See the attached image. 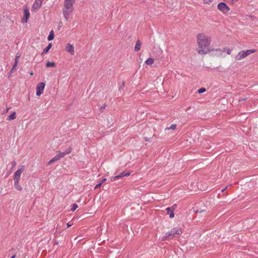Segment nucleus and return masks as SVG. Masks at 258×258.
<instances>
[{
	"label": "nucleus",
	"mask_w": 258,
	"mask_h": 258,
	"mask_svg": "<svg viewBox=\"0 0 258 258\" xmlns=\"http://www.w3.org/2000/svg\"><path fill=\"white\" fill-rule=\"evenodd\" d=\"M21 56V55L18 53L16 56H15V61L16 62V63H18L19 61V58Z\"/></svg>",
	"instance_id": "25"
},
{
	"label": "nucleus",
	"mask_w": 258,
	"mask_h": 258,
	"mask_svg": "<svg viewBox=\"0 0 258 258\" xmlns=\"http://www.w3.org/2000/svg\"><path fill=\"white\" fill-rule=\"evenodd\" d=\"M124 86H125V82L124 81H122V84L119 87V91H120L121 89H123Z\"/></svg>",
	"instance_id": "28"
},
{
	"label": "nucleus",
	"mask_w": 258,
	"mask_h": 258,
	"mask_svg": "<svg viewBox=\"0 0 258 258\" xmlns=\"http://www.w3.org/2000/svg\"><path fill=\"white\" fill-rule=\"evenodd\" d=\"M256 51L255 49H249L247 50H243L240 51L235 56V59L237 60H240L241 59L245 58L249 54L254 53Z\"/></svg>",
	"instance_id": "4"
},
{
	"label": "nucleus",
	"mask_w": 258,
	"mask_h": 258,
	"mask_svg": "<svg viewBox=\"0 0 258 258\" xmlns=\"http://www.w3.org/2000/svg\"><path fill=\"white\" fill-rule=\"evenodd\" d=\"M16 117V114L15 112H13L11 113L8 117L7 120H11L15 119Z\"/></svg>",
	"instance_id": "16"
},
{
	"label": "nucleus",
	"mask_w": 258,
	"mask_h": 258,
	"mask_svg": "<svg viewBox=\"0 0 258 258\" xmlns=\"http://www.w3.org/2000/svg\"><path fill=\"white\" fill-rule=\"evenodd\" d=\"M14 180L15 188L19 191H21L22 190V188L19 184V180Z\"/></svg>",
	"instance_id": "12"
},
{
	"label": "nucleus",
	"mask_w": 258,
	"mask_h": 258,
	"mask_svg": "<svg viewBox=\"0 0 258 258\" xmlns=\"http://www.w3.org/2000/svg\"><path fill=\"white\" fill-rule=\"evenodd\" d=\"M204 211V210H200V211L197 210V211H196V212H197V213H198V212L202 213V212L203 211Z\"/></svg>",
	"instance_id": "38"
},
{
	"label": "nucleus",
	"mask_w": 258,
	"mask_h": 258,
	"mask_svg": "<svg viewBox=\"0 0 258 258\" xmlns=\"http://www.w3.org/2000/svg\"><path fill=\"white\" fill-rule=\"evenodd\" d=\"M46 67L47 68L55 67V63L54 62L47 61V63H46Z\"/></svg>",
	"instance_id": "21"
},
{
	"label": "nucleus",
	"mask_w": 258,
	"mask_h": 258,
	"mask_svg": "<svg viewBox=\"0 0 258 258\" xmlns=\"http://www.w3.org/2000/svg\"><path fill=\"white\" fill-rule=\"evenodd\" d=\"M51 46H52L51 43L48 44V45L43 50V52L41 53V55H42L44 53H47L48 52V51L49 50V49L51 48Z\"/></svg>",
	"instance_id": "15"
},
{
	"label": "nucleus",
	"mask_w": 258,
	"mask_h": 258,
	"mask_svg": "<svg viewBox=\"0 0 258 258\" xmlns=\"http://www.w3.org/2000/svg\"><path fill=\"white\" fill-rule=\"evenodd\" d=\"M151 138H148V137H144V140L146 141H149V139H151Z\"/></svg>",
	"instance_id": "32"
},
{
	"label": "nucleus",
	"mask_w": 258,
	"mask_h": 258,
	"mask_svg": "<svg viewBox=\"0 0 258 258\" xmlns=\"http://www.w3.org/2000/svg\"><path fill=\"white\" fill-rule=\"evenodd\" d=\"M72 225V224H70V222H68L67 223V227H69L71 226Z\"/></svg>",
	"instance_id": "34"
},
{
	"label": "nucleus",
	"mask_w": 258,
	"mask_h": 258,
	"mask_svg": "<svg viewBox=\"0 0 258 258\" xmlns=\"http://www.w3.org/2000/svg\"><path fill=\"white\" fill-rule=\"evenodd\" d=\"M69 150H70V151H71V150H70V149H67L65 152H68Z\"/></svg>",
	"instance_id": "42"
},
{
	"label": "nucleus",
	"mask_w": 258,
	"mask_h": 258,
	"mask_svg": "<svg viewBox=\"0 0 258 258\" xmlns=\"http://www.w3.org/2000/svg\"><path fill=\"white\" fill-rule=\"evenodd\" d=\"M43 1V0H35V2L32 5V10H38L42 6Z\"/></svg>",
	"instance_id": "8"
},
{
	"label": "nucleus",
	"mask_w": 258,
	"mask_h": 258,
	"mask_svg": "<svg viewBox=\"0 0 258 258\" xmlns=\"http://www.w3.org/2000/svg\"><path fill=\"white\" fill-rule=\"evenodd\" d=\"M106 107V104H104L101 107V109H104Z\"/></svg>",
	"instance_id": "35"
},
{
	"label": "nucleus",
	"mask_w": 258,
	"mask_h": 258,
	"mask_svg": "<svg viewBox=\"0 0 258 258\" xmlns=\"http://www.w3.org/2000/svg\"><path fill=\"white\" fill-rule=\"evenodd\" d=\"M176 124H171L169 127H167L165 128V130H174L176 128Z\"/></svg>",
	"instance_id": "24"
},
{
	"label": "nucleus",
	"mask_w": 258,
	"mask_h": 258,
	"mask_svg": "<svg viewBox=\"0 0 258 258\" xmlns=\"http://www.w3.org/2000/svg\"><path fill=\"white\" fill-rule=\"evenodd\" d=\"M45 84L44 82L39 83L36 86V95L40 96L44 91Z\"/></svg>",
	"instance_id": "6"
},
{
	"label": "nucleus",
	"mask_w": 258,
	"mask_h": 258,
	"mask_svg": "<svg viewBox=\"0 0 258 258\" xmlns=\"http://www.w3.org/2000/svg\"><path fill=\"white\" fill-rule=\"evenodd\" d=\"M182 234V231L180 228H174L171 230L170 232H168L165 234L163 237V240H165L168 238L172 237H175V235L178 236Z\"/></svg>",
	"instance_id": "3"
},
{
	"label": "nucleus",
	"mask_w": 258,
	"mask_h": 258,
	"mask_svg": "<svg viewBox=\"0 0 258 258\" xmlns=\"http://www.w3.org/2000/svg\"><path fill=\"white\" fill-rule=\"evenodd\" d=\"M197 42L199 49L198 52L200 54H206L210 51L208 47L210 44L211 39L210 37L206 36L204 33H199L197 35Z\"/></svg>",
	"instance_id": "1"
},
{
	"label": "nucleus",
	"mask_w": 258,
	"mask_h": 258,
	"mask_svg": "<svg viewBox=\"0 0 258 258\" xmlns=\"http://www.w3.org/2000/svg\"><path fill=\"white\" fill-rule=\"evenodd\" d=\"M54 32H53V30H51L50 33H49V34L47 37V40L48 41H51L52 40H53L54 39Z\"/></svg>",
	"instance_id": "18"
},
{
	"label": "nucleus",
	"mask_w": 258,
	"mask_h": 258,
	"mask_svg": "<svg viewBox=\"0 0 258 258\" xmlns=\"http://www.w3.org/2000/svg\"><path fill=\"white\" fill-rule=\"evenodd\" d=\"M58 160H59V159L58 158L57 156L56 155L55 157H53L50 161H48V162L47 163V164L50 165Z\"/></svg>",
	"instance_id": "17"
},
{
	"label": "nucleus",
	"mask_w": 258,
	"mask_h": 258,
	"mask_svg": "<svg viewBox=\"0 0 258 258\" xmlns=\"http://www.w3.org/2000/svg\"><path fill=\"white\" fill-rule=\"evenodd\" d=\"M232 2H237L238 0H231Z\"/></svg>",
	"instance_id": "40"
},
{
	"label": "nucleus",
	"mask_w": 258,
	"mask_h": 258,
	"mask_svg": "<svg viewBox=\"0 0 258 258\" xmlns=\"http://www.w3.org/2000/svg\"><path fill=\"white\" fill-rule=\"evenodd\" d=\"M78 205L76 204H73V207L71 209V211L73 212H74L76 209L78 208Z\"/></svg>",
	"instance_id": "27"
},
{
	"label": "nucleus",
	"mask_w": 258,
	"mask_h": 258,
	"mask_svg": "<svg viewBox=\"0 0 258 258\" xmlns=\"http://www.w3.org/2000/svg\"><path fill=\"white\" fill-rule=\"evenodd\" d=\"M61 25H62V22H60L59 23V26H61Z\"/></svg>",
	"instance_id": "39"
},
{
	"label": "nucleus",
	"mask_w": 258,
	"mask_h": 258,
	"mask_svg": "<svg viewBox=\"0 0 258 258\" xmlns=\"http://www.w3.org/2000/svg\"><path fill=\"white\" fill-rule=\"evenodd\" d=\"M76 0H64V8H63V15L67 21L68 20L69 15L73 11V5Z\"/></svg>",
	"instance_id": "2"
},
{
	"label": "nucleus",
	"mask_w": 258,
	"mask_h": 258,
	"mask_svg": "<svg viewBox=\"0 0 258 258\" xmlns=\"http://www.w3.org/2000/svg\"><path fill=\"white\" fill-rule=\"evenodd\" d=\"M33 75V73H30V75Z\"/></svg>",
	"instance_id": "43"
},
{
	"label": "nucleus",
	"mask_w": 258,
	"mask_h": 258,
	"mask_svg": "<svg viewBox=\"0 0 258 258\" xmlns=\"http://www.w3.org/2000/svg\"><path fill=\"white\" fill-rule=\"evenodd\" d=\"M176 208H177V205L176 204H174L172 206H171L170 207L167 208L166 209V211H169L170 210H171L173 211H174Z\"/></svg>",
	"instance_id": "23"
},
{
	"label": "nucleus",
	"mask_w": 258,
	"mask_h": 258,
	"mask_svg": "<svg viewBox=\"0 0 258 258\" xmlns=\"http://www.w3.org/2000/svg\"><path fill=\"white\" fill-rule=\"evenodd\" d=\"M17 64L18 63H16V62L15 61V63L13 65V68H12V69L11 70V72H12L13 70H16V67L17 66Z\"/></svg>",
	"instance_id": "29"
},
{
	"label": "nucleus",
	"mask_w": 258,
	"mask_h": 258,
	"mask_svg": "<svg viewBox=\"0 0 258 258\" xmlns=\"http://www.w3.org/2000/svg\"><path fill=\"white\" fill-rule=\"evenodd\" d=\"M227 187H225L224 188L222 189L221 190V191L222 192H223L224 191H225L226 189H227Z\"/></svg>",
	"instance_id": "37"
},
{
	"label": "nucleus",
	"mask_w": 258,
	"mask_h": 258,
	"mask_svg": "<svg viewBox=\"0 0 258 258\" xmlns=\"http://www.w3.org/2000/svg\"><path fill=\"white\" fill-rule=\"evenodd\" d=\"M217 8L219 10L225 14L227 13L230 10V8L228 6L223 2L218 4Z\"/></svg>",
	"instance_id": "5"
},
{
	"label": "nucleus",
	"mask_w": 258,
	"mask_h": 258,
	"mask_svg": "<svg viewBox=\"0 0 258 258\" xmlns=\"http://www.w3.org/2000/svg\"><path fill=\"white\" fill-rule=\"evenodd\" d=\"M227 54H231V50L230 49H228L227 51Z\"/></svg>",
	"instance_id": "36"
},
{
	"label": "nucleus",
	"mask_w": 258,
	"mask_h": 258,
	"mask_svg": "<svg viewBox=\"0 0 258 258\" xmlns=\"http://www.w3.org/2000/svg\"><path fill=\"white\" fill-rule=\"evenodd\" d=\"M246 100V98H241V99H239V101H245Z\"/></svg>",
	"instance_id": "33"
},
{
	"label": "nucleus",
	"mask_w": 258,
	"mask_h": 258,
	"mask_svg": "<svg viewBox=\"0 0 258 258\" xmlns=\"http://www.w3.org/2000/svg\"><path fill=\"white\" fill-rule=\"evenodd\" d=\"M130 174H131L130 172L125 173L124 172H122L120 173L119 174H118L117 175L111 177L110 179H111V181H112L113 180H114V179H115L116 178H118L122 177H124V176H129L130 175Z\"/></svg>",
	"instance_id": "10"
},
{
	"label": "nucleus",
	"mask_w": 258,
	"mask_h": 258,
	"mask_svg": "<svg viewBox=\"0 0 258 258\" xmlns=\"http://www.w3.org/2000/svg\"><path fill=\"white\" fill-rule=\"evenodd\" d=\"M220 49H216V51L220 50Z\"/></svg>",
	"instance_id": "44"
},
{
	"label": "nucleus",
	"mask_w": 258,
	"mask_h": 258,
	"mask_svg": "<svg viewBox=\"0 0 258 258\" xmlns=\"http://www.w3.org/2000/svg\"><path fill=\"white\" fill-rule=\"evenodd\" d=\"M106 181V178H103L95 186V189L100 187L101 185Z\"/></svg>",
	"instance_id": "20"
},
{
	"label": "nucleus",
	"mask_w": 258,
	"mask_h": 258,
	"mask_svg": "<svg viewBox=\"0 0 258 258\" xmlns=\"http://www.w3.org/2000/svg\"><path fill=\"white\" fill-rule=\"evenodd\" d=\"M167 214L169 215L170 218H173L174 216V211L171 210L169 211H166Z\"/></svg>",
	"instance_id": "22"
},
{
	"label": "nucleus",
	"mask_w": 258,
	"mask_h": 258,
	"mask_svg": "<svg viewBox=\"0 0 258 258\" xmlns=\"http://www.w3.org/2000/svg\"><path fill=\"white\" fill-rule=\"evenodd\" d=\"M12 166L14 167V166H15L16 165V161H13L12 162Z\"/></svg>",
	"instance_id": "31"
},
{
	"label": "nucleus",
	"mask_w": 258,
	"mask_h": 258,
	"mask_svg": "<svg viewBox=\"0 0 258 258\" xmlns=\"http://www.w3.org/2000/svg\"><path fill=\"white\" fill-rule=\"evenodd\" d=\"M206 91V90L205 88H201L198 90V92L199 93H202L205 92Z\"/></svg>",
	"instance_id": "26"
},
{
	"label": "nucleus",
	"mask_w": 258,
	"mask_h": 258,
	"mask_svg": "<svg viewBox=\"0 0 258 258\" xmlns=\"http://www.w3.org/2000/svg\"><path fill=\"white\" fill-rule=\"evenodd\" d=\"M29 17V11L27 8H26L24 10V17L22 19L21 22L23 23H27Z\"/></svg>",
	"instance_id": "9"
},
{
	"label": "nucleus",
	"mask_w": 258,
	"mask_h": 258,
	"mask_svg": "<svg viewBox=\"0 0 258 258\" xmlns=\"http://www.w3.org/2000/svg\"><path fill=\"white\" fill-rule=\"evenodd\" d=\"M66 50L71 54H74V47L73 45L68 43L66 46Z\"/></svg>",
	"instance_id": "11"
},
{
	"label": "nucleus",
	"mask_w": 258,
	"mask_h": 258,
	"mask_svg": "<svg viewBox=\"0 0 258 258\" xmlns=\"http://www.w3.org/2000/svg\"><path fill=\"white\" fill-rule=\"evenodd\" d=\"M15 256H15V255H13L11 257V258H15Z\"/></svg>",
	"instance_id": "41"
},
{
	"label": "nucleus",
	"mask_w": 258,
	"mask_h": 258,
	"mask_svg": "<svg viewBox=\"0 0 258 258\" xmlns=\"http://www.w3.org/2000/svg\"><path fill=\"white\" fill-rule=\"evenodd\" d=\"M154 62V59L151 58V57H150V58H148L146 61H145V63L147 64V65H151Z\"/></svg>",
	"instance_id": "19"
},
{
	"label": "nucleus",
	"mask_w": 258,
	"mask_h": 258,
	"mask_svg": "<svg viewBox=\"0 0 258 258\" xmlns=\"http://www.w3.org/2000/svg\"><path fill=\"white\" fill-rule=\"evenodd\" d=\"M203 2L205 4H209L212 2V0H203Z\"/></svg>",
	"instance_id": "30"
},
{
	"label": "nucleus",
	"mask_w": 258,
	"mask_h": 258,
	"mask_svg": "<svg viewBox=\"0 0 258 258\" xmlns=\"http://www.w3.org/2000/svg\"><path fill=\"white\" fill-rule=\"evenodd\" d=\"M141 43L140 41L139 40L137 41L135 47V51L138 52L141 49Z\"/></svg>",
	"instance_id": "14"
},
{
	"label": "nucleus",
	"mask_w": 258,
	"mask_h": 258,
	"mask_svg": "<svg viewBox=\"0 0 258 258\" xmlns=\"http://www.w3.org/2000/svg\"><path fill=\"white\" fill-rule=\"evenodd\" d=\"M71 152V151L69 150L68 152H64L63 153H61L60 151L58 152V153L56 155L59 160L63 157L66 155L69 154Z\"/></svg>",
	"instance_id": "13"
},
{
	"label": "nucleus",
	"mask_w": 258,
	"mask_h": 258,
	"mask_svg": "<svg viewBox=\"0 0 258 258\" xmlns=\"http://www.w3.org/2000/svg\"><path fill=\"white\" fill-rule=\"evenodd\" d=\"M25 169V166L22 165L21 166V168L18 169L14 173V180H20L21 174L24 171Z\"/></svg>",
	"instance_id": "7"
}]
</instances>
